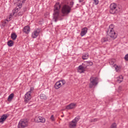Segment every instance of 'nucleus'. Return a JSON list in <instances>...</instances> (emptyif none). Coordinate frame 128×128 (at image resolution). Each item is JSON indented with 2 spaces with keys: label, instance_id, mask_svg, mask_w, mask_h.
Segmentation results:
<instances>
[{
  "label": "nucleus",
  "instance_id": "36",
  "mask_svg": "<svg viewBox=\"0 0 128 128\" xmlns=\"http://www.w3.org/2000/svg\"><path fill=\"white\" fill-rule=\"evenodd\" d=\"M18 8H15V12H14L13 14H14L16 12H18Z\"/></svg>",
  "mask_w": 128,
  "mask_h": 128
},
{
  "label": "nucleus",
  "instance_id": "34",
  "mask_svg": "<svg viewBox=\"0 0 128 128\" xmlns=\"http://www.w3.org/2000/svg\"><path fill=\"white\" fill-rule=\"evenodd\" d=\"M50 120H52V122H54V115L51 116Z\"/></svg>",
  "mask_w": 128,
  "mask_h": 128
},
{
  "label": "nucleus",
  "instance_id": "18",
  "mask_svg": "<svg viewBox=\"0 0 128 128\" xmlns=\"http://www.w3.org/2000/svg\"><path fill=\"white\" fill-rule=\"evenodd\" d=\"M60 86H62V83L59 81L56 82L54 86V88H56V90H58Z\"/></svg>",
  "mask_w": 128,
  "mask_h": 128
},
{
  "label": "nucleus",
  "instance_id": "12",
  "mask_svg": "<svg viewBox=\"0 0 128 128\" xmlns=\"http://www.w3.org/2000/svg\"><path fill=\"white\" fill-rule=\"evenodd\" d=\"M32 98V96H30V92H28L24 96V102H28Z\"/></svg>",
  "mask_w": 128,
  "mask_h": 128
},
{
  "label": "nucleus",
  "instance_id": "35",
  "mask_svg": "<svg viewBox=\"0 0 128 128\" xmlns=\"http://www.w3.org/2000/svg\"><path fill=\"white\" fill-rule=\"evenodd\" d=\"M22 12H26V8L24 7L23 8V10Z\"/></svg>",
  "mask_w": 128,
  "mask_h": 128
},
{
  "label": "nucleus",
  "instance_id": "7",
  "mask_svg": "<svg viewBox=\"0 0 128 128\" xmlns=\"http://www.w3.org/2000/svg\"><path fill=\"white\" fill-rule=\"evenodd\" d=\"M80 120V117L79 116H77L70 124V126H72V128H76V124L78 123V122Z\"/></svg>",
  "mask_w": 128,
  "mask_h": 128
},
{
  "label": "nucleus",
  "instance_id": "28",
  "mask_svg": "<svg viewBox=\"0 0 128 128\" xmlns=\"http://www.w3.org/2000/svg\"><path fill=\"white\" fill-rule=\"evenodd\" d=\"M60 82L61 83V84H62V86L66 84V80H59Z\"/></svg>",
  "mask_w": 128,
  "mask_h": 128
},
{
  "label": "nucleus",
  "instance_id": "2",
  "mask_svg": "<svg viewBox=\"0 0 128 128\" xmlns=\"http://www.w3.org/2000/svg\"><path fill=\"white\" fill-rule=\"evenodd\" d=\"M114 25L111 24L110 25L108 30H106L107 34H108V36H110L112 40H116L118 36V34L114 32Z\"/></svg>",
  "mask_w": 128,
  "mask_h": 128
},
{
  "label": "nucleus",
  "instance_id": "15",
  "mask_svg": "<svg viewBox=\"0 0 128 128\" xmlns=\"http://www.w3.org/2000/svg\"><path fill=\"white\" fill-rule=\"evenodd\" d=\"M76 104L74 103H71L66 106V110H72V108H76Z\"/></svg>",
  "mask_w": 128,
  "mask_h": 128
},
{
  "label": "nucleus",
  "instance_id": "19",
  "mask_svg": "<svg viewBox=\"0 0 128 128\" xmlns=\"http://www.w3.org/2000/svg\"><path fill=\"white\" fill-rule=\"evenodd\" d=\"M17 38H18V35H16V34L15 32H12L11 34V38H12L13 40H16Z\"/></svg>",
  "mask_w": 128,
  "mask_h": 128
},
{
  "label": "nucleus",
  "instance_id": "31",
  "mask_svg": "<svg viewBox=\"0 0 128 128\" xmlns=\"http://www.w3.org/2000/svg\"><path fill=\"white\" fill-rule=\"evenodd\" d=\"M94 0V4H98V2H98V0Z\"/></svg>",
  "mask_w": 128,
  "mask_h": 128
},
{
  "label": "nucleus",
  "instance_id": "5",
  "mask_svg": "<svg viewBox=\"0 0 128 128\" xmlns=\"http://www.w3.org/2000/svg\"><path fill=\"white\" fill-rule=\"evenodd\" d=\"M90 83L89 84L90 88H92L94 86H96L98 84V78L91 76L90 79Z\"/></svg>",
  "mask_w": 128,
  "mask_h": 128
},
{
  "label": "nucleus",
  "instance_id": "30",
  "mask_svg": "<svg viewBox=\"0 0 128 128\" xmlns=\"http://www.w3.org/2000/svg\"><path fill=\"white\" fill-rule=\"evenodd\" d=\"M114 62H116V60H114V59L112 60H110V62H109V64H110L112 65V64H114Z\"/></svg>",
  "mask_w": 128,
  "mask_h": 128
},
{
  "label": "nucleus",
  "instance_id": "26",
  "mask_svg": "<svg viewBox=\"0 0 128 128\" xmlns=\"http://www.w3.org/2000/svg\"><path fill=\"white\" fill-rule=\"evenodd\" d=\"M109 128H116V124L113 123Z\"/></svg>",
  "mask_w": 128,
  "mask_h": 128
},
{
  "label": "nucleus",
  "instance_id": "21",
  "mask_svg": "<svg viewBox=\"0 0 128 128\" xmlns=\"http://www.w3.org/2000/svg\"><path fill=\"white\" fill-rule=\"evenodd\" d=\"M40 98L41 100H46V98H48V96H46V94H40Z\"/></svg>",
  "mask_w": 128,
  "mask_h": 128
},
{
  "label": "nucleus",
  "instance_id": "29",
  "mask_svg": "<svg viewBox=\"0 0 128 128\" xmlns=\"http://www.w3.org/2000/svg\"><path fill=\"white\" fill-rule=\"evenodd\" d=\"M98 122V118H94L90 120V122Z\"/></svg>",
  "mask_w": 128,
  "mask_h": 128
},
{
  "label": "nucleus",
  "instance_id": "4",
  "mask_svg": "<svg viewBox=\"0 0 128 128\" xmlns=\"http://www.w3.org/2000/svg\"><path fill=\"white\" fill-rule=\"evenodd\" d=\"M110 12L112 14H116L120 12V8H118L116 3L110 4Z\"/></svg>",
  "mask_w": 128,
  "mask_h": 128
},
{
  "label": "nucleus",
  "instance_id": "25",
  "mask_svg": "<svg viewBox=\"0 0 128 128\" xmlns=\"http://www.w3.org/2000/svg\"><path fill=\"white\" fill-rule=\"evenodd\" d=\"M74 2L72 0L71 2H70L69 6H70V8L71 9H72V6H74Z\"/></svg>",
  "mask_w": 128,
  "mask_h": 128
},
{
  "label": "nucleus",
  "instance_id": "8",
  "mask_svg": "<svg viewBox=\"0 0 128 128\" xmlns=\"http://www.w3.org/2000/svg\"><path fill=\"white\" fill-rule=\"evenodd\" d=\"M41 30L42 29L40 28H38L36 30L34 31L32 34V38H38L40 35Z\"/></svg>",
  "mask_w": 128,
  "mask_h": 128
},
{
  "label": "nucleus",
  "instance_id": "10",
  "mask_svg": "<svg viewBox=\"0 0 128 128\" xmlns=\"http://www.w3.org/2000/svg\"><path fill=\"white\" fill-rule=\"evenodd\" d=\"M8 116V114H4L2 115L0 118V123L4 124V120H6Z\"/></svg>",
  "mask_w": 128,
  "mask_h": 128
},
{
  "label": "nucleus",
  "instance_id": "20",
  "mask_svg": "<svg viewBox=\"0 0 128 128\" xmlns=\"http://www.w3.org/2000/svg\"><path fill=\"white\" fill-rule=\"evenodd\" d=\"M26 0H18V2H22V3H20L19 4H18V6L19 8H22V4H24V2H26Z\"/></svg>",
  "mask_w": 128,
  "mask_h": 128
},
{
  "label": "nucleus",
  "instance_id": "17",
  "mask_svg": "<svg viewBox=\"0 0 128 128\" xmlns=\"http://www.w3.org/2000/svg\"><path fill=\"white\" fill-rule=\"evenodd\" d=\"M110 40H114L112 39V38L108 36V34L107 38H104L102 39V42H106Z\"/></svg>",
  "mask_w": 128,
  "mask_h": 128
},
{
  "label": "nucleus",
  "instance_id": "38",
  "mask_svg": "<svg viewBox=\"0 0 128 128\" xmlns=\"http://www.w3.org/2000/svg\"><path fill=\"white\" fill-rule=\"evenodd\" d=\"M116 72H118V66H116Z\"/></svg>",
  "mask_w": 128,
  "mask_h": 128
},
{
  "label": "nucleus",
  "instance_id": "24",
  "mask_svg": "<svg viewBox=\"0 0 128 128\" xmlns=\"http://www.w3.org/2000/svg\"><path fill=\"white\" fill-rule=\"evenodd\" d=\"M82 60H88V53L84 54L82 56Z\"/></svg>",
  "mask_w": 128,
  "mask_h": 128
},
{
  "label": "nucleus",
  "instance_id": "14",
  "mask_svg": "<svg viewBox=\"0 0 128 128\" xmlns=\"http://www.w3.org/2000/svg\"><path fill=\"white\" fill-rule=\"evenodd\" d=\"M86 32H88V28L85 27L82 29L80 34L81 36H86Z\"/></svg>",
  "mask_w": 128,
  "mask_h": 128
},
{
  "label": "nucleus",
  "instance_id": "16",
  "mask_svg": "<svg viewBox=\"0 0 128 128\" xmlns=\"http://www.w3.org/2000/svg\"><path fill=\"white\" fill-rule=\"evenodd\" d=\"M30 26H26L24 28H23V32H25V34H30Z\"/></svg>",
  "mask_w": 128,
  "mask_h": 128
},
{
  "label": "nucleus",
  "instance_id": "40",
  "mask_svg": "<svg viewBox=\"0 0 128 128\" xmlns=\"http://www.w3.org/2000/svg\"><path fill=\"white\" fill-rule=\"evenodd\" d=\"M62 117L64 116H62Z\"/></svg>",
  "mask_w": 128,
  "mask_h": 128
},
{
  "label": "nucleus",
  "instance_id": "11",
  "mask_svg": "<svg viewBox=\"0 0 128 128\" xmlns=\"http://www.w3.org/2000/svg\"><path fill=\"white\" fill-rule=\"evenodd\" d=\"M86 66L80 65L78 67V72H80V74H84L86 71Z\"/></svg>",
  "mask_w": 128,
  "mask_h": 128
},
{
  "label": "nucleus",
  "instance_id": "9",
  "mask_svg": "<svg viewBox=\"0 0 128 128\" xmlns=\"http://www.w3.org/2000/svg\"><path fill=\"white\" fill-rule=\"evenodd\" d=\"M34 120L36 122H38V124L40 122L44 124L46 122V118L42 116L36 117Z\"/></svg>",
  "mask_w": 128,
  "mask_h": 128
},
{
  "label": "nucleus",
  "instance_id": "27",
  "mask_svg": "<svg viewBox=\"0 0 128 128\" xmlns=\"http://www.w3.org/2000/svg\"><path fill=\"white\" fill-rule=\"evenodd\" d=\"M86 64H87L88 66H92L93 63L91 61H87L86 62Z\"/></svg>",
  "mask_w": 128,
  "mask_h": 128
},
{
  "label": "nucleus",
  "instance_id": "23",
  "mask_svg": "<svg viewBox=\"0 0 128 128\" xmlns=\"http://www.w3.org/2000/svg\"><path fill=\"white\" fill-rule=\"evenodd\" d=\"M8 46H14V41L12 40H10L8 42Z\"/></svg>",
  "mask_w": 128,
  "mask_h": 128
},
{
  "label": "nucleus",
  "instance_id": "37",
  "mask_svg": "<svg viewBox=\"0 0 128 128\" xmlns=\"http://www.w3.org/2000/svg\"><path fill=\"white\" fill-rule=\"evenodd\" d=\"M12 16V13L9 16V19L10 20V18Z\"/></svg>",
  "mask_w": 128,
  "mask_h": 128
},
{
  "label": "nucleus",
  "instance_id": "22",
  "mask_svg": "<svg viewBox=\"0 0 128 128\" xmlns=\"http://www.w3.org/2000/svg\"><path fill=\"white\" fill-rule=\"evenodd\" d=\"M14 93L11 94L8 97V102H12V98H14Z\"/></svg>",
  "mask_w": 128,
  "mask_h": 128
},
{
  "label": "nucleus",
  "instance_id": "32",
  "mask_svg": "<svg viewBox=\"0 0 128 128\" xmlns=\"http://www.w3.org/2000/svg\"><path fill=\"white\" fill-rule=\"evenodd\" d=\"M24 14V12L20 11L18 13V16H22Z\"/></svg>",
  "mask_w": 128,
  "mask_h": 128
},
{
  "label": "nucleus",
  "instance_id": "33",
  "mask_svg": "<svg viewBox=\"0 0 128 128\" xmlns=\"http://www.w3.org/2000/svg\"><path fill=\"white\" fill-rule=\"evenodd\" d=\"M124 60L128 62V54H126L124 56Z\"/></svg>",
  "mask_w": 128,
  "mask_h": 128
},
{
  "label": "nucleus",
  "instance_id": "13",
  "mask_svg": "<svg viewBox=\"0 0 128 128\" xmlns=\"http://www.w3.org/2000/svg\"><path fill=\"white\" fill-rule=\"evenodd\" d=\"M124 81V76H120L115 79V82L118 84H120V82Z\"/></svg>",
  "mask_w": 128,
  "mask_h": 128
},
{
  "label": "nucleus",
  "instance_id": "6",
  "mask_svg": "<svg viewBox=\"0 0 128 128\" xmlns=\"http://www.w3.org/2000/svg\"><path fill=\"white\" fill-rule=\"evenodd\" d=\"M28 120L22 119L20 120L18 125V128H24L28 126Z\"/></svg>",
  "mask_w": 128,
  "mask_h": 128
},
{
  "label": "nucleus",
  "instance_id": "1",
  "mask_svg": "<svg viewBox=\"0 0 128 128\" xmlns=\"http://www.w3.org/2000/svg\"><path fill=\"white\" fill-rule=\"evenodd\" d=\"M61 8L62 5H60L59 2H56L54 6L53 18L56 22L58 20V17L60 16V10Z\"/></svg>",
  "mask_w": 128,
  "mask_h": 128
},
{
  "label": "nucleus",
  "instance_id": "3",
  "mask_svg": "<svg viewBox=\"0 0 128 128\" xmlns=\"http://www.w3.org/2000/svg\"><path fill=\"white\" fill-rule=\"evenodd\" d=\"M61 12L62 14V16H66L72 12V8L68 4H64L62 6Z\"/></svg>",
  "mask_w": 128,
  "mask_h": 128
},
{
  "label": "nucleus",
  "instance_id": "39",
  "mask_svg": "<svg viewBox=\"0 0 128 128\" xmlns=\"http://www.w3.org/2000/svg\"><path fill=\"white\" fill-rule=\"evenodd\" d=\"M80 2H82V0H80Z\"/></svg>",
  "mask_w": 128,
  "mask_h": 128
}]
</instances>
